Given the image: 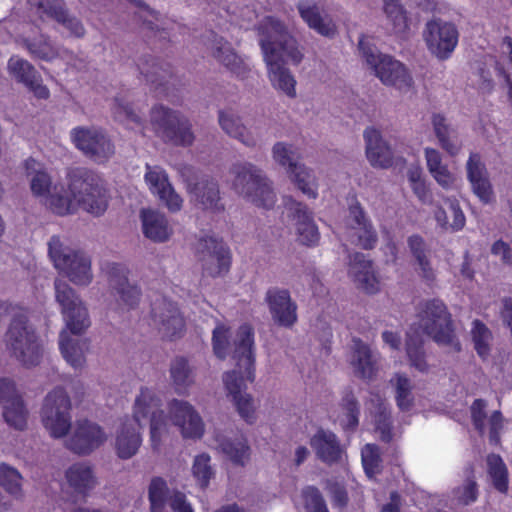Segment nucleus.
I'll use <instances>...</instances> for the list:
<instances>
[{
	"label": "nucleus",
	"instance_id": "obj_1",
	"mask_svg": "<svg viewBox=\"0 0 512 512\" xmlns=\"http://www.w3.org/2000/svg\"><path fill=\"white\" fill-rule=\"evenodd\" d=\"M32 195L58 215L74 213L78 207L88 213L102 215L108 206L105 189L97 174L86 168L69 171L67 187L54 182L44 165L33 158L24 162Z\"/></svg>",
	"mask_w": 512,
	"mask_h": 512
},
{
	"label": "nucleus",
	"instance_id": "obj_2",
	"mask_svg": "<svg viewBox=\"0 0 512 512\" xmlns=\"http://www.w3.org/2000/svg\"><path fill=\"white\" fill-rule=\"evenodd\" d=\"M134 419L138 424L149 422L150 442L154 451H159L163 441L169 437L172 426L179 429L185 439H200L205 432L202 417L196 408L185 400L172 399L167 404V413L161 409V399L155 390L141 388L134 401Z\"/></svg>",
	"mask_w": 512,
	"mask_h": 512
},
{
	"label": "nucleus",
	"instance_id": "obj_3",
	"mask_svg": "<svg viewBox=\"0 0 512 512\" xmlns=\"http://www.w3.org/2000/svg\"><path fill=\"white\" fill-rule=\"evenodd\" d=\"M259 42L271 85L289 98H295L296 79L283 64L286 56L293 64L302 61L303 54L286 25L274 16L264 17L259 25Z\"/></svg>",
	"mask_w": 512,
	"mask_h": 512
},
{
	"label": "nucleus",
	"instance_id": "obj_4",
	"mask_svg": "<svg viewBox=\"0 0 512 512\" xmlns=\"http://www.w3.org/2000/svg\"><path fill=\"white\" fill-rule=\"evenodd\" d=\"M418 327L412 325L407 331L406 354L410 366L419 372H427L429 366L423 351V335L430 336L439 345H449L460 350V344L453 334L450 314L439 299L423 301L418 306Z\"/></svg>",
	"mask_w": 512,
	"mask_h": 512
},
{
	"label": "nucleus",
	"instance_id": "obj_5",
	"mask_svg": "<svg viewBox=\"0 0 512 512\" xmlns=\"http://www.w3.org/2000/svg\"><path fill=\"white\" fill-rule=\"evenodd\" d=\"M233 358L238 370L223 375L227 397L234 403L239 415L248 423L256 420L257 406L253 397L246 392V383L255 378L254 331L244 324L237 330L233 340Z\"/></svg>",
	"mask_w": 512,
	"mask_h": 512
},
{
	"label": "nucleus",
	"instance_id": "obj_6",
	"mask_svg": "<svg viewBox=\"0 0 512 512\" xmlns=\"http://www.w3.org/2000/svg\"><path fill=\"white\" fill-rule=\"evenodd\" d=\"M55 298L65 323L59 336V346L65 360L74 368H81L85 363L87 344L84 340L69 337L83 333L89 326L88 310L79 295L65 281H55Z\"/></svg>",
	"mask_w": 512,
	"mask_h": 512
},
{
	"label": "nucleus",
	"instance_id": "obj_7",
	"mask_svg": "<svg viewBox=\"0 0 512 512\" xmlns=\"http://www.w3.org/2000/svg\"><path fill=\"white\" fill-rule=\"evenodd\" d=\"M358 47L361 58L383 85L401 92L413 88V77L404 63L391 55L381 53L366 36L359 39Z\"/></svg>",
	"mask_w": 512,
	"mask_h": 512
},
{
	"label": "nucleus",
	"instance_id": "obj_8",
	"mask_svg": "<svg viewBox=\"0 0 512 512\" xmlns=\"http://www.w3.org/2000/svg\"><path fill=\"white\" fill-rule=\"evenodd\" d=\"M233 190L259 207L270 208L276 202L275 193L264 173L255 165L242 162L230 169Z\"/></svg>",
	"mask_w": 512,
	"mask_h": 512
},
{
	"label": "nucleus",
	"instance_id": "obj_9",
	"mask_svg": "<svg viewBox=\"0 0 512 512\" xmlns=\"http://www.w3.org/2000/svg\"><path fill=\"white\" fill-rule=\"evenodd\" d=\"M6 345L11 355L25 367L36 366L41 361L42 345L24 314L15 316L10 323Z\"/></svg>",
	"mask_w": 512,
	"mask_h": 512
},
{
	"label": "nucleus",
	"instance_id": "obj_10",
	"mask_svg": "<svg viewBox=\"0 0 512 512\" xmlns=\"http://www.w3.org/2000/svg\"><path fill=\"white\" fill-rule=\"evenodd\" d=\"M48 253L54 267L75 285L87 286L92 282L91 260L83 252L53 236L48 243Z\"/></svg>",
	"mask_w": 512,
	"mask_h": 512
},
{
	"label": "nucleus",
	"instance_id": "obj_11",
	"mask_svg": "<svg viewBox=\"0 0 512 512\" xmlns=\"http://www.w3.org/2000/svg\"><path fill=\"white\" fill-rule=\"evenodd\" d=\"M41 422L54 439L67 436L72 427L71 400L67 392L60 387L47 394L41 408Z\"/></svg>",
	"mask_w": 512,
	"mask_h": 512
},
{
	"label": "nucleus",
	"instance_id": "obj_12",
	"mask_svg": "<svg viewBox=\"0 0 512 512\" xmlns=\"http://www.w3.org/2000/svg\"><path fill=\"white\" fill-rule=\"evenodd\" d=\"M150 125L164 141L186 146L192 144L194 140L188 121L163 106L153 107L150 114Z\"/></svg>",
	"mask_w": 512,
	"mask_h": 512
},
{
	"label": "nucleus",
	"instance_id": "obj_13",
	"mask_svg": "<svg viewBox=\"0 0 512 512\" xmlns=\"http://www.w3.org/2000/svg\"><path fill=\"white\" fill-rule=\"evenodd\" d=\"M70 135L76 148L96 163L107 162L115 152L111 140L99 128L76 127Z\"/></svg>",
	"mask_w": 512,
	"mask_h": 512
},
{
	"label": "nucleus",
	"instance_id": "obj_14",
	"mask_svg": "<svg viewBox=\"0 0 512 512\" xmlns=\"http://www.w3.org/2000/svg\"><path fill=\"white\" fill-rule=\"evenodd\" d=\"M459 33L456 26L442 20L426 23L423 39L428 51L439 60L448 59L458 44Z\"/></svg>",
	"mask_w": 512,
	"mask_h": 512
},
{
	"label": "nucleus",
	"instance_id": "obj_15",
	"mask_svg": "<svg viewBox=\"0 0 512 512\" xmlns=\"http://www.w3.org/2000/svg\"><path fill=\"white\" fill-rule=\"evenodd\" d=\"M107 440V434L97 423L79 419L65 439V447L78 455H89Z\"/></svg>",
	"mask_w": 512,
	"mask_h": 512
},
{
	"label": "nucleus",
	"instance_id": "obj_16",
	"mask_svg": "<svg viewBox=\"0 0 512 512\" xmlns=\"http://www.w3.org/2000/svg\"><path fill=\"white\" fill-rule=\"evenodd\" d=\"M283 206L284 213L295 227L298 240L307 246L316 245L319 242L320 233L314 222L313 213L308 207L291 196L283 198Z\"/></svg>",
	"mask_w": 512,
	"mask_h": 512
},
{
	"label": "nucleus",
	"instance_id": "obj_17",
	"mask_svg": "<svg viewBox=\"0 0 512 512\" xmlns=\"http://www.w3.org/2000/svg\"><path fill=\"white\" fill-rule=\"evenodd\" d=\"M148 500L151 512H163L167 503L173 512H194L186 496L179 491L170 495L167 481L159 476L152 477L149 482Z\"/></svg>",
	"mask_w": 512,
	"mask_h": 512
},
{
	"label": "nucleus",
	"instance_id": "obj_18",
	"mask_svg": "<svg viewBox=\"0 0 512 512\" xmlns=\"http://www.w3.org/2000/svg\"><path fill=\"white\" fill-rule=\"evenodd\" d=\"M144 179L150 192L158 197L169 211L177 212L182 208L183 199L169 182L164 169L159 166L146 165Z\"/></svg>",
	"mask_w": 512,
	"mask_h": 512
},
{
	"label": "nucleus",
	"instance_id": "obj_19",
	"mask_svg": "<svg viewBox=\"0 0 512 512\" xmlns=\"http://www.w3.org/2000/svg\"><path fill=\"white\" fill-rule=\"evenodd\" d=\"M0 404L3 406V416L8 425L19 430L26 427L28 412L11 379H0Z\"/></svg>",
	"mask_w": 512,
	"mask_h": 512
},
{
	"label": "nucleus",
	"instance_id": "obj_20",
	"mask_svg": "<svg viewBox=\"0 0 512 512\" xmlns=\"http://www.w3.org/2000/svg\"><path fill=\"white\" fill-rule=\"evenodd\" d=\"M222 130L247 147H255L264 136L261 123L244 125L241 118L232 111H221L218 117Z\"/></svg>",
	"mask_w": 512,
	"mask_h": 512
},
{
	"label": "nucleus",
	"instance_id": "obj_21",
	"mask_svg": "<svg viewBox=\"0 0 512 512\" xmlns=\"http://www.w3.org/2000/svg\"><path fill=\"white\" fill-rule=\"evenodd\" d=\"M198 250L201 253L203 268L211 276H219L229 270L230 250L221 240L213 237L205 238L199 242Z\"/></svg>",
	"mask_w": 512,
	"mask_h": 512
},
{
	"label": "nucleus",
	"instance_id": "obj_22",
	"mask_svg": "<svg viewBox=\"0 0 512 512\" xmlns=\"http://www.w3.org/2000/svg\"><path fill=\"white\" fill-rule=\"evenodd\" d=\"M152 318L163 337L174 339L184 331V319L177 306L165 298L153 304Z\"/></svg>",
	"mask_w": 512,
	"mask_h": 512
},
{
	"label": "nucleus",
	"instance_id": "obj_23",
	"mask_svg": "<svg viewBox=\"0 0 512 512\" xmlns=\"http://www.w3.org/2000/svg\"><path fill=\"white\" fill-rule=\"evenodd\" d=\"M9 75L18 83L23 84L38 99H48L50 91L43 84L41 76L35 67L27 60L12 56L7 64Z\"/></svg>",
	"mask_w": 512,
	"mask_h": 512
},
{
	"label": "nucleus",
	"instance_id": "obj_24",
	"mask_svg": "<svg viewBox=\"0 0 512 512\" xmlns=\"http://www.w3.org/2000/svg\"><path fill=\"white\" fill-rule=\"evenodd\" d=\"M348 275L356 287L366 294L373 295L381 290L382 283L372 261L361 253H355L350 257Z\"/></svg>",
	"mask_w": 512,
	"mask_h": 512
},
{
	"label": "nucleus",
	"instance_id": "obj_25",
	"mask_svg": "<svg viewBox=\"0 0 512 512\" xmlns=\"http://www.w3.org/2000/svg\"><path fill=\"white\" fill-rule=\"evenodd\" d=\"M28 3L31 13L39 16L43 21L55 20L63 24L76 37L84 34V28L80 21L70 18L66 14L62 0H28Z\"/></svg>",
	"mask_w": 512,
	"mask_h": 512
},
{
	"label": "nucleus",
	"instance_id": "obj_26",
	"mask_svg": "<svg viewBox=\"0 0 512 512\" xmlns=\"http://www.w3.org/2000/svg\"><path fill=\"white\" fill-rule=\"evenodd\" d=\"M467 179L473 193L483 204H490L495 200L489 174L481 156L471 153L466 162Z\"/></svg>",
	"mask_w": 512,
	"mask_h": 512
},
{
	"label": "nucleus",
	"instance_id": "obj_27",
	"mask_svg": "<svg viewBox=\"0 0 512 512\" xmlns=\"http://www.w3.org/2000/svg\"><path fill=\"white\" fill-rule=\"evenodd\" d=\"M266 302L273 321L282 327H291L297 321V305L285 289L273 288L266 293Z\"/></svg>",
	"mask_w": 512,
	"mask_h": 512
},
{
	"label": "nucleus",
	"instance_id": "obj_28",
	"mask_svg": "<svg viewBox=\"0 0 512 512\" xmlns=\"http://www.w3.org/2000/svg\"><path fill=\"white\" fill-rule=\"evenodd\" d=\"M207 47L211 56L235 76L244 77L248 72L249 67L245 59L222 37L214 35Z\"/></svg>",
	"mask_w": 512,
	"mask_h": 512
},
{
	"label": "nucleus",
	"instance_id": "obj_29",
	"mask_svg": "<svg viewBox=\"0 0 512 512\" xmlns=\"http://www.w3.org/2000/svg\"><path fill=\"white\" fill-rule=\"evenodd\" d=\"M297 10L302 20L318 34L332 37L336 34V24L315 1L301 0L297 4Z\"/></svg>",
	"mask_w": 512,
	"mask_h": 512
},
{
	"label": "nucleus",
	"instance_id": "obj_30",
	"mask_svg": "<svg viewBox=\"0 0 512 512\" xmlns=\"http://www.w3.org/2000/svg\"><path fill=\"white\" fill-rule=\"evenodd\" d=\"M143 235L155 243H164L173 235V227L166 215L156 209L144 208L140 214Z\"/></svg>",
	"mask_w": 512,
	"mask_h": 512
},
{
	"label": "nucleus",
	"instance_id": "obj_31",
	"mask_svg": "<svg viewBox=\"0 0 512 512\" xmlns=\"http://www.w3.org/2000/svg\"><path fill=\"white\" fill-rule=\"evenodd\" d=\"M363 138L367 160L373 167L388 168L393 164V151L379 130L368 127L364 130Z\"/></svg>",
	"mask_w": 512,
	"mask_h": 512
},
{
	"label": "nucleus",
	"instance_id": "obj_32",
	"mask_svg": "<svg viewBox=\"0 0 512 512\" xmlns=\"http://www.w3.org/2000/svg\"><path fill=\"white\" fill-rule=\"evenodd\" d=\"M29 27L30 26L28 24H23V34L19 37L33 58L47 62H51L58 58L66 61L69 60L70 54L68 51L55 45L49 38L43 35L38 38H31L30 35H25L26 28Z\"/></svg>",
	"mask_w": 512,
	"mask_h": 512
},
{
	"label": "nucleus",
	"instance_id": "obj_33",
	"mask_svg": "<svg viewBox=\"0 0 512 512\" xmlns=\"http://www.w3.org/2000/svg\"><path fill=\"white\" fill-rule=\"evenodd\" d=\"M147 423L138 424L134 417L121 423L115 437V450L121 459H129L138 452L142 444L140 428Z\"/></svg>",
	"mask_w": 512,
	"mask_h": 512
},
{
	"label": "nucleus",
	"instance_id": "obj_34",
	"mask_svg": "<svg viewBox=\"0 0 512 512\" xmlns=\"http://www.w3.org/2000/svg\"><path fill=\"white\" fill-rule=\"evenodd\" d=\"M65 485L74 493L87 495L98 484L92 465L85 461L71 464L64 473Z\"/></svg>",
	"mask_w": 512,
	"mask_h": 512
},
{
	"label": "nucleus",
	"instance_id": "obj_35",
	"mask_svg": "<svg viewBox=\"0 0 512 512\" xmlns=\"http://www.w3.org/2000/svg\"><path fill=\"white\" fill-rule=\"evenodd\" d=\"M433 218L439 228L447 232H457L464 228L466 218L456 198L445 197L443 205L433 211Z\"/></svg>",
	"mask_w": 512,
	"mask_h": 512
},
{
	"label": "nucleus",
	"instance_id": "obj_36",
	"mask_svg": "<svg viewBox=\"0 0 512 512\" xmlns=\"http://www.w3.org/2000/svg\"><path fill=\"white\" fill-rule=\"evenodd\" d=\"M317 456L327 464H343L346 458L334 433L325 430L317 431L310 440Z\"/></svg>",
	"mask_w": 512,
	"mask_h": 512
},
{
	"label": "nucleus",
	"instance_id": "obj_37",
	"mask_svg": "<svg viewBox=\"0 0 512 512\" xmlns=\"http://www.w3.org/2000/svg\"><path fill=\"white\" fill-rule=\"evenodd\" d=\"M433 132L439 146L450 156L460 154L463 148V139L456 127L451 125L441 114L432 116Z\"/></svg>",
	"mask_w": 512,
	"mask_h": 512
},
{
	"label": "nucleus",
	"instance_id": "obj_38",
	"mask_svg": "<svg viewBox=\"0 0 512 512\" xmlns=\"http://www.w3.org/2000/svg\"><path fill=\"white\" fill-rule=\"evenodd\" d=\"M349 237L351 241L364 249L374 247L377 237L370 223L364 216L359 205H352L349 209Z\"/></svg>",
	"mask_w": 512,
	"mask_h": 512
},
{
	"label": "nucleus",
	"instance_id": "obj_39",
	"mask_svg": "<svg viewBox=\"0 0 512 512\" xmlns=\"http://www.w3.org/2000/svg\"><path fill=\"white\" fill-rule=\"evenodd\" d=\"M110 285L117 291L124 309H132L139 303L141 292L136 285L128 281L126 267L115 264L111 268Z\"/></svg>",
	"mask_w": 512,
	"mask_h": 512
},
{
	"label": "nucleus",
	"instance_id": "obj_40",
	"mask_svg": "<svg viewBox=\"0 0 512 512\" xmlns=\"http://www.w3.org/2000/svg\"><path fill=\"white\" fill-rule=\"evenodd\" d=\"M349 362L355 374L364 379H372L377 373L376 360L370 348L359 339L352 342Z\"/></svg>",
	"mask_w": 512,
	"mask_h": 512
},
{
	"label": "nucleus",
	"instance_id": "obj_41",
	"mask_svg": "<svg viewBox=\"0 0 512 512\" xmlns=\"http://www.w3.org/2000/svg\"><path fill=\"white\" fill-rule=\"evenodd\" d=\"M367 419L374 424L376 432L383 441L392 438L390 426V414L387 411L386 402L377 394H371L367 402Z\"/></svg>",
	"mask_w": 512,
	"mask_h": 512
},
{
	"label": "nucleus",
	"instance_id": "obj_42",
	"mask_svg": "<svg viewBox=\"0 0 512 512\" xmlns=\"http://www.w3.org/2000/svg\"><path fill=\"white\" fill-rule=\"evenodd\" d=\"M190 193L194 203L203 210L215 213L224 209L218 186L213 181L198 182L194 188L190 189Z\"/></svg>",
	"mask_w": 512,
	"mask_h": 512
},
{
	"label": "nucleus",
	"instance_id": "obj_43",
	"mask_svg": "<svg viewBox=\"0 0 512 512\" xmlns=\"http://www.w3.org/2000/svg\"><path fill=\"white\" fill-rule=\"evenodd\" d=\"M408 247L413 255L418 274L425 281H433L435 279V271L429 260V251L423 238L418 235H412L408 238Z\"/></svg>",
	"mask_w": 512,
	"mask_h": 512
},
{
	"label": "nucleus",
	"instance_id": "obj_44",
	"mask_svg": "<svg viewBox=\"0 0 512 512\" xmlns=\"http://www.w3.org/2000/svg\"><path fill=\"white\" fill-rule=\"evenodd\" d=\"M218 449H220L232 462L244 465L250 456V448L246 438L238 436L233 439L218 436L216 438Z\"/></svg>",
	"mask_w": 512,
	"mask_h": 512
},
{
	"label": "nucleus",
	"instance_id": "obj_45",
	"mask_svg": "<svg viewBox=\"0 0 512 512\" xmlns=\"http://www.w3.org/2000/svg\"><path fill=\"white\" fill-rule=\"evenodd\" d=\"M287 174L289 179L305 196L310 199L318 197V183L312 169L300 163L298 166H294V169Z\"/></svg>",
	"mask_w": 512,
	"mask_h": 512
},
{
	"label": "nucleus",
	"instance_id": "obj_46",
	"mask_svg": "<svg viewBox=\"0 0 512 512\" xmlns=\"http://www.w3.org/2000/svg\"><path fill=\"white\" fill-rule=\"evenodd\" d=\"M383 11L392 33L404 35L408 31L407 14L399 0H383Z\"/></svg>",
	"mask_w": 512,
	"mask_h": 512
},
{
	"label": "nucleus",
	"instance_id": "obj_47",
	"mask_svg": "<svg viewBox=\"0 0 512 512\" xmlns=\"http://www.w3.org/2000/svg\"><path fill=\"white\" fill-rule=\"evenodd\" d=\"M170 376L178 394H187L189 387L194 383L193 369L184 358H177L172 362Z\"/></svg>",
	"mask_w": 512,
	"mask_h": 512
},
{
	"label": "nucleus",
	"instance_id": "obj_48",
	"mask_svg": "<svg viewBox=\"0 0 512 512\" xmlns=\"http://www.w3.org/2000/svg\"><path fill=\"white\" fill-rule=\"evenodd\" d=\"M390 385L395 392V400L400 410H409L414 402L413 385L411 380L403 373H395L390 379Z\"/></svg>",
	"mask_w": 512,
	"mask_h": 512
},
{
	"label": "nucleus",
	"instance_id": "obj_49",
	"mask_svg": "<svg viewBox=\"0 0 512 512\" xmlns=\"http://www.w3.org/2000/svg\"><path fill=\"white\" fill-rule=\"evenodd\" d=\"M22 481L23 477L16 468L0 463V486L16 500L24 497Z\"/></svg>",
	"mask_w": 512,
	"mask_h": 512
},
{
	"label": "nucleus",
	"instance_id": "obj_50",
	"mask_svg": "<svg viewBox=\"0 0 512 512\" xmlns=\"http://www.w3.org/2000/svg\"><path fill=\"white\" fill-rule=\"evenodd\" d=\"M211 458L207 453H201L195 456L191 472L198 486L206 488L210 480L214 477V470L211 466Z\"/></svg>",
	"mask_w": 512,
	"mask_h": 512
},
{
	"label": "nucleus",
	"instance_id": "obj_51",
	"mask_svg": "<svg viewBox=\"0 0 512 512\" xmlns=\"http://www.w3.org/2000/svg\"><path fill=\"white\" fill-rule=\"evenodd\" d=\"M488 473L494 487L501 493L508 490V472L502 459L497 455H489L487 458Z\"/></svg>",
	"mask_w": 512,
	"mask_h": 512
},
{
	"label": "nucleus",
	"instance_id": "obj_52",
	"mask_svg": "<svg viewBox=\"0 0 512 512\" xmlns=\"http://www.w3.org/2000/svg\"><path fill=\"white\" fill-rule=\"evenodd\" d=\"M344 429H354L358 425V407L353 395H346L335 419Z\"/></svg>",
	"mask_w": 512,
	"mask_h": 512
},
{
	"label": "nucleus",
	"instance_id": "obj_53",
	"mask_svg": "<svg viewBox=\"0 0 512 512\" xmlns=\"http://www.w3.org/2000/svg\"><path fill=\"white\" fill-rule=\"evenodd\" d=\"M273 160L289 173L294 169V166H298L300 163L296 160V148L294 145L277 142L272 148Z\"/></svg>",
	"mask_w": 512,
	"mask_h": 512
},
{
	"label": "nucleus",
	"instance_id": "obj_54",
	"mask_svg": "<svg viewBox=\"0 0 512 512\" xmlns=\"http://www.w3.org/2000/svg\"><path fill=\"white\" fill-rule=\"evenodd\" d=\"M478 497L477 484L473 479H466L451 492V503L455 506H467L474 503Z\"/></svg>",
	"mask_w": 512,
	"mask_h": 512
},
{
	"label": "nucleus",
	"instance_id": "obj_55",
	"mask_svg": "<svg viewBox=\"0 0 512 512\" xmlns=\"http://www.w3.org/2000/svg\"><path fill=\"white\" fill-rule=\"evenodd\" d=\"M471 335L478 355L482 358L487 357L491 341L489 329L479 320H474L472 322Z\"/></svg>",
	"mask_w": 512,
	"mask_h": 512
},
{
	"label": "nucleus",
	"instance_id": "obj_56",
	"mask_svg": "<svg viewBox=\"0 0 512 512\" xmlns=\"http://www.w3.org/2000/svg\"><path fill=\"white\" fill-rule=\"evenodd\" d=\"M114 116L117 120L126 123L134 129L141 124V117L132 105L124 99H116L113 108Z\"/></svg>",
	"mask_w": 512,
	"mask_h": 512
},
{
	"label": "nucleus",
	"instance_id": "obj_57",
	"mask_svg": "<svg viewBox=\"0 0 512 512\" xmlns=\"http://www.w3.org/2000/svg\"><path fill=\"white\" fill-rule=\"evenodd\" d=\"M362 464L366 475L369 478L374 477L380 471V455L377 446L367 444L362 449Z\"/></svg>",
	"mask_w": 512,
	"mask_h": 512
},
{
	"label": "nucleus",
	"instance_id": "obj_58",
	"mask_svg": "<svg viewBox=\"0 0 512 512\" xmlns=\"http://www.w3.org/2000/svg\"><path fill=\"white\" fill-rule=\"evenodd\" d=\"M302 498L306 512H328L323 497L317 488L313 486L304 488L302 490Z\"/></svg>",
	"mask_w": 512,
	"mask_h": 512
},
{
	"label": "nucleus",
	"instance_id": "obj_59",
	"mask_svg": "<svg viewBox=\"0 0 512 512\" xmlns=\"http://www.w3.org/2000/svg\"><path fill=\"white\" fill-rule=\"evenodd\" d=\"M431 176L444 190H457L461 186V178L452 172L447 165L432 173Z\"/></svg>",
	"mask_w": 512,
	"mask_h": 512
},
{
	"label": "nucleus",
	"instance_id": "obj_60",
	"mask_svg": "<svg viewBox=\"0 0 512 512\" xmlns=\"http://www.w3.org/2000/svg\"><path fill=\"white\" fill-rule=\"evenodd\" d=\"M229 329L224 324H218L213 330V350L215 355L223 359L229 351Z\"/></svg>",
	"mask_w": 512,
	"mask_h": 512
},
{
	"label": "nucleus",
	"instance_id": "obj_61",
	"mask_svg": "<svg viewBox=\"0 0 512 512\" xmlns=\"http://www.w3.org/2000/svg\"><path fill=\"white\" fill-rule=\"evenodd\" d=\"M486 403L481 399H477L471 406V414L475 428L483 434L486 427V415H485Z\"/></svg>",
	"mask_w": 512,
	"mask_h": 512
},
{
	"label": "nucleus",
	"instance_id": "obj_62",
	"mask_svg": "<svg viewBox=\"0 0 512 512\" xmlns=\"http://www.w3.org/2000/svg\"><path fill=\"white\" fill-rule=\"evenodd\" d=\"M424 158L430 175L446 165L443 163L442 154L435 148L426 147L424 149Z\"/></svg>",
	"mask_w": 512,
	"mask_h": 512
},
{
	"label": "nucleus",
	"instance_id": "obj_63",
	"mask_svg": "<svg viewBox=\"0 0 512 512\" xmlns=\"http://www.w3.org/2000/svg\"><path fill=\"white\" fill-rule=\"evenodd\" d=\"M491 253L499 257L504 264H512V246L503 240L496 241L491 247Z\"/></svg>",
	"mask_w": 512,
	"mask_h": 512
},
{
	"label": "nucleus",
	"instance_id": "obj_64",
	"mask_svg": "<svg viewBox=\"0 0 512 512\" xmlns=\"http://www.w3.org/2000/svg\"><path fill=\"white\" fill-rule=\"evenodd\" d=\"M490 430V441L497 443L499 440V431L502 428V416L499 411H495L488 419Z\"/></svg>",
	"mask_w": 512,
	"mask_h": 512
}]
</instances>
